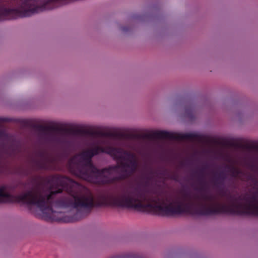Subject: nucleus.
Here are the masks:
<instances>
[{
	"label": "nucleus",
	"mask_w": 258,
	"mask_h": 258,
	"mask_svg": "<svg viewBox=\"0 0 258 258\" xmlns=\"http://www.w3.org/2000/svg\"><path fill=\"white\" fill-rule=\"evenodd\" d=\"M47 182L49 184L47 188L37 183L19 195L9 192L14 191L16 185H2L0 186V204L22 203L28 207L35 206L44 214L48 212L51 215L50 218L55 213H61L53 208H71L73 214L63 217V221L67 223L75 222L86 217L93 209L113 207V193L101 194L96 199L91 193L79 195L77 182L58 175L49 177Z\"/></svg>",
	"instance_id": "f257e3e1"
},
{
	"label": "nucleus",
	"mask_w": 258,
	"mask_h": 258,
	"mask_svg": "<svg viewBox=\"0 0 258 258\" xmlns=\"http://www.w3.org/2000/svg\"><path fill=\"white\" fill-rule=\"evenodd\" d=\"M72 173L89 182L100 185L111 184L126 179L138 167L135 154L121 148L96 146L83 152L80 159L69 161Z\"/></svg>",
	"instance_id": "f03ea898"
},
{
	"label": "nucleus",
	"mask_w": 258,
	"mask_h": 258,
	"mask_svg": "<svg viewBox=\"0 0 258 258\" xmlns=\"http://www.w3.org/2000/svg\"><path fill=\"white\" fill-rule=\"evenodd\" d=\"M32 127L40 132L45 140L48 142L56 143L61 145L64 153H67L70 151L71 147V142L66 140L57 137L53 133L63 132L71 135H81L87 134L93 135V133H89L80 129L64 128L58 127L53 126H44L40 124H33Z\"/></svg>",
	"instance_id": "7ed1b4c3"
},
{
	"label": "nucleus",
	"mask_w": 258,
	"mask_h": 258,
	"mask_svg": "<svg viewBox=\"0 0 258 258\" xmlns=\"http://www.w3.org/2000/svg\"><path fill=\"white\" fill-rule=\"evenodd\" d=\"M142 138L148 140L168 139L173 141H194L201 139V135L195 133H174L165 131H153L149 134L143 135Z\"/></svg>",
	"instance_id": "20e7f679"
},
{
	"label": "nucleus",
	"mask_w": 258,
	"mask_h": 258,
	"mask_svg": "<svg viewBox=\"0 0 258 258\" xmlns=\"http://www.w3.org/2000/svg\"><path fill=\"white\" fill-rule=\"evenodd\" d=\"M35 155L39 160L34 159L33 163L36 170H48L52 168V165L55 162V157L49 154L45 150H38Z\"/></svg>",
	"instance_id": "39448f33"
},
{
	"label": "nucleus",
	"mask_w": 258,
	"mask_h": 258,
	"mask_svg": "<svg viewBox=\"0 0 258 258\" xmlns=\"http://www.w3.org/2000/svg\"><path fill=\"white\" fill-rule=\"evenodd\" d=\"M226 178V174L224 172L221 171L215 174L211 179V181L215 188L222 192L224 188L225 181Z\"/></svg>",
	"instance_id": "423d86ee"
},
{
	"label": "nucleus",
	"mask_w": 258,
	"mask_h": 258,
	"mask_svg": "<svg viewBox=\"0 0 258 258\" xmlns=\"http://www.w3.org/2000/svg\"><path fill=\"white\" fill-rule=\"evenodd\" d=\"M207 166H203L201 169L198 171H194L190 174L191 179H193L196 178L199 185H200L203 188L207 186V182L205 181V177L203 174V171L206 169Z\"/></svg>",
	"instance_id": "0eeeda50"
},
{
	"label": "nucleus",
	"mask_w": 258,
	"mask_h": 258,
	"mask_svg": "<svg viewBox=\"0 0 258 258\" xmlns=\"http://www.w3.org/2000/svg\"><path fill=\"white\" fill-rule=\"evenodd\" d=\"M226 168L231 173V176L234 178H239L241 180H244L243 176L246 175V174L241 170L234 166L226 165Z\"/></svg>",
	"instance_id": "6e6552de"
},
{
	"label": "nucleus",
	"mask_w": 258,
	"mask_h": 258,
	"mask_svg": "<svg viewBox=\"0 0 258 258\" xmlns=\"http://www.w3.org/2000/svg\"><path fill=\"white\" fill-rule=\"evenodd\" d=\"M145 168L148 172V174H147L145 175V178H146L148 180L151 179L152 178L153 176L155 174L157 173L156 172L153 170V169L150 166L145 165Z\"/></svg>",
	"instance_id": "1a4fd4ad"
},
{
	"label": "nucleus",
	"mask_w": 258,
	"mask_h": 258,
	"mask_svg": "<svg viewBox=\"0 0 258 258\" xmlns=\"http://www.w3.org/2000/svg\"><path fill=\"white\" fill-rule=\"evenodd\" d=\"M185 116L192 120L195 118L193 108L191 105L186 106L185 108Z\"/></svg>",
	"instance_id": "9d476101"
},
{
	"label": "nucleus",
	"mask_w": 258,
	"mask_h": 258,
	"mask_svg": "<svg viewBox=\"0 0 258 258\" xmlns=\"http://www.w3.org/2000/svg\"><path fill=\"white\" fill-rule=\"evenodd\" d=\"M17 149L11 147L9 148V150H5V153L7 154L9 157L14 156L16 155Z\"/></svg>",
	"instance_id": "9b49d317"
},
{
	"label": "nucleus",
	"mask_w": 258,
	"mask_h": 258,
	"mask_svg": "<svg viewBox=\"0 0 258 258\" xmlns=\"http://www.w3.org/2000/svg\"><path fill=\"white\" fill-rule=\"evenodd\" d=\"M242 147L248 150H258V146L253 144H246Z\"/></svg>",
	"instance_id": "f8f14e48"
},
{
	"label": "nucleus",
	"mask_w": 258,
	"mask_h": 258,
	"mask_svg": "<svg viewBox=\"0 0 258 258\" xmlns=\"http://www.w3.org/2000/svg\"><path fill=\"white\" fill-rule=\"evenodd\" d=\"M256 179L257 178L251 174H248L246 175V180L250 181L252 183H254V182L256 180Z\"/></svg>",
	"instance_id": "ddd939ff"
},
{
	"label": "nucleus",
	"mask_w": 258,
	"mask_h": 258,
	"mask_svg": "<svg viewBox=\"0 0 258 258\" xmlns=\"http://www.w3.org/2000/svg\"><path fill=\"white\" fill-rule=\"evenodd\" d=\"M203 199L206 201H212L213 200V197L212 196L204 195Z\"/></svg>",
	"instance_id": "4468645a"
},
{
	"label": "nucleus",
	"mask_w": 258,
	"mask_h": 258,
	"mask_svg": "<svg viewBox=\"0 0 258 258\" xmlns=\"http://www.w3.org/2000/svg\"><path fill=\"white\" fill-rule=\"evenodd\" d=\"M11 121H12L11 118H6V117H0V123L1 122H10Z\"/></svg>",
	"instance_id": "2eb2a0df"
},
{
	"label": "nucleus",
	"mask_w": 258,
	"mask_h": 258,
	"mask_svg": "<svg viewBox=\"0 0 258 258\" xmlns=\"http://www.w3.org/2000/svg\"><path fill=\"white\" fill-rule=\"evenodd\" d=\"M168 178L171 179H172L173 180H175L176 181H177L178 180V175L176 174H174L173 175H169L168 176Z\"/></svg>",
	"instance_id": "dca6fc26"
},
{
	"label": "nucleus",
	"mask_w": 258,
	"mask_h": 258,
	"mask_svg": "<svg viewBox=\"0 0 258 258\" xmlns=\"http://www.w3.org/2000/svg\"><path fill=\"white\" fill-rule=\"evenodd\" d=\"M158 174L162 176H165L167 175V170L166 169H163L158 172Z\"/></svg>",
	"instance_id": "f3484780"
},
{
	"label": "nucleus",
	"mask_w": 258,
	"mask_h": 258,
	"mask_svg": "<svg viewBox=\"0 0 258 258\" xmlns=\"http://www.w3.org/2000/svg\"><path fill=\"white\" fill-rule=\"evenodd\" d=\"M130 28L128 27H127V26H124V27H121V30L123 31V32H127L130 30Z\"/></svg>",
	"instance_id": "a211bd4d"
},
{
	"label": "nucleus",
	"mask_w": 258,
	"mask_h": 258,
	"mask_svg": "<svg viewBox=\"0 0 258 258\" xmlns=\"http://www.w3.org/2000/svg\"><path fill=\"white\" fill-rule=\"evenodd\" d=\"M6 136L5 132L4 130L0 129V138H2Z\"/></svg>",
	"instance_id": "6ab92c4d"
},
{
	"label": "nucleus",
	"mask_w": 258,
	"mask_h": 258,
	"mask_svg": "<svg viewBox=\"0 0 258 258\" xmlns=\"http://www.w3.org/2000/svg\"><path fill=\"white\" fill-rule=\"evenodd\" d=\"M98 134L100 135V136H104V137L110 136V135H109V134H105V133H98Z\"/></svg>",
	"instance_id": "aec40b11"
},
{
	"label": "nucleus",
	"mask_w": 258,
	"mask_h": 258,
	"mask_svg": "<svg viewBox=\"0 0 258 258\" xmlns=\"http://www.w3.org/2000/svg\"><path fill=\"white\" fill-rule=\"evenodd\" d=\"M231 146H234L236 147H238V148L241 147V145L239 144H233L231 145Z\"/></svg>",
	"instance_id": "412c9836"
}]
</instances>
